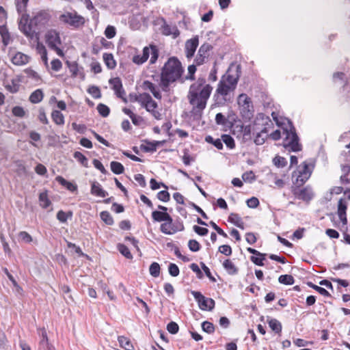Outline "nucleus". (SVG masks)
<instances>
[{
	"label": "nucleus",
	"mask_w": 350,
	"mask_h": 350,
	"mask_svg": "<svg viewBox=\"0 0 350 350\" xmlns=\"http://www.w3.org/2000/svg\"><path fill=\"white\" fill-rule=\"evenodd\" d=\"M212 90V86L206 83L204 78H199L191 85L187 98L189 104L192 106L190 113L194 120L201 119Z\"/></svg>",
	"instance_id": "1"
},
{
	"label": "nucleus",
	"mask_w": 350,
	"mask_h": 350,
	"mask_svg": "<svg viewBox=\"0 0 350 350\" xmlns=\"http://www.w3.org/2000/svg\"><path fill=\"white\" fill-rule=\"evenodd\" d=\"M240 76L241 66L231 64L226 73L221 77L215 93V97L218 103H230L232 100L234 92Z\"/></svg>",
	"instance_id": "2"
},
{
	"label": "nucleus",
	"mask_w": 350,
	"mask_h": 350,
	"mask_svg": "<svg viewBox=\"0 0 350 350\" xmlns=\"http://www.w3.org/2000/svg\"><path fill=\"white\" fill-rule=\"evenodd\" d=\"M183 72V68L180 62L175 57L169 58L161 70L160 85L162 90L167 92L169 85L179 79Z\"/></svg>",
	"instance_id": "3"
},
{
	"label": "nucleus",
	"mask_w": 350,
	"mask_h": 350,
	"mask_svg": "<svg viewBox=\"0 0 350 350\" xmlns=\"http://www.w3.org/2000/svg\"><path fill=\"white\" fill-rule=\"evenodd\" d=\"M287 123L288 125L283 128L284 133L286 135L283 140V146L289 151H299L301 150V146L299 143V137L295 133V129L288 120Z\"/></svg>",
	"instance_id": "4"
},
{
	"label": "nucleus",
	"mask_w": 350,
	"mask_h": 350,
	"mask_svg": "<svg viewBox=\"0 0 350 350\" xmlns=\"http://www.w3.org/2000/svg\"><path fill=\"white\" fill-rule=\"evenodd\" d=\"M237 103L243 119L250 120L253 118L254 113L251 98L246 94H241L237 98Z\"/></svg>",
	"instance_id": "5"
},
{
	"label": "nucleus",
	"mask_w": 350,
	"mask_h": 350,
	"mask_svg": "<svg viewBox=\"0 0 350 350\" xmlns=\"http://www.w3.org/2000/svg\"><path fill=\"white\" fill-rule=\"evenodd\" d=\"M150 55H151L150 63L154 64L159 57L158 50L155 46L151 45L150 47H144L142 54L135 55L132 58V61L137 65H141L147 61Z\"/></svg>",
	"instance_id": "6"
},
{
	"label": "nucleus",
	"mask_w": 350,
	"mask_h": 350,
	"mask_svg": "<svg viewBox=\"0 0 350 350\" xmlns=\"http://www.w3.org/2000/svg\"><path fill=\"white\" fill-rule=\"evenodd\" d=\"M59 21L74 28H79L85 24L83 16L78 14L77 12H65L59 17Z\"/></svg>",
	"instance_id": "7"
},
{
	"label": "nucleus",
	"mask_w": 350,
	"mask_h": 350,
	"mask_svg": "<svg viewBox=\"0 0 350 350\" xmlns=\"http://www.w3.org/2000/svg\"><path fill=\"white\" fill-rule=\"evenodd\" d=\"M311 174L312 170L310 169L308 164L306 161L303 162L293 172V178L295 177L293 183L299 186L303 185L309 179Z\"/></svg>",
	"instance_id": "8"
},
{
	"label": "nucleus",
	"mask_w": 350,
	"mask_h": 350,
	"mask_svg": "<svg viewBox=\"0 0 350 350\" xmlns=\"http://www.w3.org/2000/svg\"><path fill=\"white\" fill-rule=\"evenodd\" d=\"M45 40L50 49L56 51L59 56H64V53L59 48L62 44L60 36L57 31L53 29L49 30L45 34Z\"/></svg>",
	"instance_id": "9"
},
{
	"label": "nucleus",
	"mask_w": 350,
	"mask_h": 350,
	"mask_svg": "<svg viewBox=\"0 0 350 350\" xmlns=\"http://www.w3.org/2000/svg\"><path fill=\"white\" fill-rule=\"evenodd\" d=\"M141 106L144 107L157 120L162 118L161 113L157 109L158 108L157 103L152 98L149 94H145L144 101L142 103Z\"/></svg>",
	"instance_id": "10"
},
{
	"label": "nucleus",
	"mask_w": 350,
	"mask_h": 350,
	"mask_svg": "<svg viewBox=\"0 0 350 350\" xmlns=\"http://www.w3.org/2000/svg\"><path fill=\"white\" fill-rule=\"evenodd\" d=\"M292 192L295 198L304 201H310L314 196L313 191L309 186L300 188V186L297 185L292 187Z\"/></svg>",
	"instance_id": "11"
},
{
	"label": "nucleus",
	"mask_w": 350,
	"mask_h": 350,
	"mask_svg": "<svg viewBox=\"0 0 350 350\" xmlns=\"http://www.w3.org/2000/svg\"><path fill=\"white\" fill-rule=\"evenodd\" d=\"M191 294L198 301L199 307L202 310H211L215 306V301L211 298H206L198 291H191Z\"/></svg>",
	"instance_id": "12"
},
{
	"label": "nucleus",
	"mask_w": 350,
	"mask_h": 350,
	"mask_svg": "<svg viewBox=\"0 0 350 350\" xmlns=\"http://www.w3.org/2000/svg\"><path fill=\"white\" fill-rule=\"evenodd\" d=\"M51 16L46 11L38 12L31 19V23L37 28L40 29L44 27L49 21Z\"/></svg>",
	"instance_id": "13"
},
{
	"label": "nucleus",
	"mask_w": 350,
	"mask_h": 350,
	"mask_svg": "<svg viewBox=\"0 0 350 350\" xmlns=\"http://www.w3.org/2000/svg\"><path fill=\"white\" fill-rule=\"evenodd\" d=\"M211 49L212 46L208 43H204L200 47L198 55L194 59L196 65L200 66L204 62L205 59L208 56V51Z\"/></svg>",
	"instance_id": "14"
},
{
	"label": "nucleus",
	"mask_w": 350,
	"mask_h": 350,
	"mask_svg": "<svg viewBox=\"0 0 350 350\" xmlns=\"http://www.w3.org/2000/svg\"><path fill=\"white\" fill-rule=\"evenodd\" d=\"M173 219L171 217L170 220H166L165 223L161 224L160 226L161 231L165 234H173L177 231H182L184 230V226L180 225V228L175 227L173 225Z\"/></svg>",
	"instance_id": "15"
},
{
	"label": "nucleus",
	"mask_w": 350,
	"mask_h": 350,
	"mask_svg": "<svg viewBox=\"0 0 350 350\" xmlns=\"http://www.w3.org/2000/svg\"><path fill=\"white\" fill-rule=\"evenodd\" d=\"M109 83L112 85L117 96L122 98L124 103H127L128 100L124 97L125 92L122 89L121 80L118 77L113 78L109 80Z\"/></svg>",
	"instance_id": "16"
},
{
	"label": "nucleus",
	"mask_w": 350,
	"mask_h": 350,
	"mask_svg": "<svg viewBox=\"0 0 350 350\" xmlns=\"http://www.w3.org/2000/svg\"><path fill=\"white\" fill-rule=\"evenodd\" d=\"M199 40L198 37L196 36L190 40H188L185 43V53L187 58H191L193 56L195 51L198 46Z\"/></svg>",
	"instance_id": "17"
},
{
	"label": "nucleus",
	"mask_w": 350,
	"mask_h": 350,
	"mask_svg": "<svg viewBox=\"0 0 350 350\" xmlns=\"http://www.w3.org/2000/svg\"><path fill=\"white\" fill-rule=\"evenodd\" d=\"M30 57L21 52L16 53L11 58L12 62L16 66H23L29 62Z\"/></svg>",
	"instance_id": "18"
},
{
	"label": "nucleus",
	"mask_w": 350,
	"mask_h": 350,
	"mask_svg": "<svg viewBox=\"0 0 350 350\" xmlns=\"http://www.w3.org/2000/svg\"><path fill=\"white\" fill-rule=\"evenodd\" d=\"M347 208V206L346 201L344 199L340 198L338 202V211L337 212H338V215L339 219L345 224H346L347 222V216H346Z\"/></svg>",
	"instance_id": "19"
},
{
	"label": "nucleus",
	"mask_w": 350,
	"mask_h": 350,
	"mask_svg": "<svg viewBox=\"0 0 350 350\" xmlns=\"http://www.w3.org/2000/svg\"><path fill=\"white\" fill-rule=\"evenodd\" d=\"M33 24H31V21L29 24H21L20 25V30L22 31L25 36L29 38L33 39L36 37V30L33 29Z\"/></svg>",
	"instance_id": "20"
},
{
	"label": "nucleus",
	"mask_w": 350,
	"mask_h": 350,
	"mask_svg": "<svg viewBox=\"0 0 350 350\" xmlns=\"http://www.w3.org/2000/svg\"><path fill=\"white\" fill-rule=\"evenodd\" d=\"M142 88L144 90H149L153 96L157 99H161L162 96L160 92L156 88L154 84L149 81H145L143 82Z\"/></svg>",
	"instance_id": "21"
},
{
	"label": "nucleus",
	"mask_w": 350,
	"mask_h": 350,
	"mask_svg": "<svg viewBox=\"0 0 350 350\" xmlns=\"http://www.w3.org/2000/svg\"><path fill=\"white\" fill-rule=\"evenodd\" d=\"M162 33L165 36L172 35L174 38H177L180 34L179 30L176 26H171L166 23H164L162 26Z\"/></svg>",
	"instance_id": "22"
},
{
	"label": "nucleus",
	"mask_w": 350,
	"mask_h": 350,
	"mask_svg": "<svg viewBox=\"0 0 350 350\" xmlns=\"http://www.w3.org/2000/svg\"><path fill=\"white\" fill-rule=\"evenodd\" d=\"M91 193L100 198H105L108 195V193L102 188L101 185L95 181L92 183Z\"/></svg>",
	"instance_id": "23"
},
{
	"label": "nucleus",
	"mask_w": 350,
	"mask_h": 350,
	"mask_svg": "<svg viewBox=\"0 0 350 350\" xmlns=\"http://www.w3.org/2000/svg\"><path fill=\"white\" fill-rule=\"evenodd\" d=\"M241 140L243 143L251 142L252 139V127L247 125L241 127Z\"/></svg>",
	"instance_id": "24"
},
{
	"label": "nucleus",
	"mask_w": 350,
	"mask_h": 350,
	"mask_svg": "<svg viewBox=\"0 0 350 350\" xmlns=\"http://www.w3.org/2000/svg\"><path fill=\"white\" fill-rule=\"evenodd\" d=\"M152 217L154 221L159 222L171 219V216L167 213L158 211H153L152 213Z\"/></svg>",
	"instance_id": "25"
},
{
	"label": "nucleus",
	"mask_w": 350,
	"mask_h": 350,
	"mask_svg": "<svg viewBox=\"0 0 350 350\" xmlns=\"http://www.w3.org/2000/svg\"><path fill=\"white\" fill-rule=\"evenodd\" d=\"M223 267L230 275H236L238 273L239 269L230 259L224 260L223 262Z\"/></svg>",
	"instance_id": "26"
},
{
	"label": "nucleus",
	"mask_w": 350,
	"mask_h": 350,
	"mask_svg": "<svg viewBox=\"0 0 350 350\" xmlns=\"http://www.w3.org/2000/svg\"><path fill=\"white\" fill-rule=\"evenodd\" d=\"M267 323L270 328L276 334H280L282 332V324L275 319L267 317Z\"/></svg>",
	"instance_id": "27"
},
{
	"label": "nucleus",
	"mask_w": 350,
	"mask_h": 350,
	"mask_svg": "<svg viewBox=\"0 0 350 350\" xmlns=\"http://www.w3.org/2000/svg\"><path fill=\"white\" fill-rule=\"evenodd\" d=\"M120 347L125 350H134V347L130 340L124 336H119L118 338Z\"/></svg>",
	"instance_id": "28"
},
{
	"label": "nucleus",
	"mask_w": 350,
	"mask_h": 350,
	"mask_svg": "<svg viewBox=\"0 0 350 350\" xmlns=\"http://www.w3.org/2000/svg\"><path fill=\"white\" fill-rule=\"evenodd\" d=\"M44 94L41 90L38 89L33 92L29 96V101L32 103H38L42 101Z\"/></svg>",
	"instance_id": "29"
},
{
	"label": "nucleus",
	"mask_w": 350,
	"mask_h": 350,
	"mask_svg": "<svg viewBox=\"0 0 350 350\" xmlns=\"http://www.w3.org/2000/svg\"><path fill=\"white\" fill-rule=\"evenodd\" d=\"M267 129L265 128L260 133H257V135H256V137H255V138L254 139V142L256 145H262V144H263L265 143V139L267 137Z\"/></svg>",
	"instance_id": "30"
},
{
	"label": "nucleus",
	"mask_w": 350,
	"mask_h": 350,
	"mask_svg": "<svg viewBox=\"0 0 350 350\" xmlns=\"http://www.w3.org/2000/svg\"><path fill=\"white\" fill-rule=\"evenodd\" d=\"M39 202L40 206L42 207L43 208H46L47 207L49 206V205L51 204V201L49 199L47 193L46 191L40 193Z\"/></svg>",
	"instance_id": "31"
},
{
	"label": "nucleus",
	"mask_w": 350,
	"mask_h": 350,
	"mask_svg": "<svg viewBox=\"0 0 350 350\" xmlns=\"http://www.w3.org/2000/svg\"><path fill=\"white\" fill-rule=\"evenodd\" d=\"M103 59L107 65V66L110 68L113 69L116 67V61L113 59V56L111 53H104L103 55Z\"/></svg>",
	"instance_id": "32"
},
{
	"label": "nucleus",
	"mask_w": 350,
	"mask_h": 350,
	"mask_svg": "<svg viewBox=\"0 0 350 350\" xmlns=\"http://www.w3.org/2000/svg\"><path fill=\"white\" fill-rule=\"evenodd\" d=\"M51 116L53 120L55 122V124L58 125H62L64 124V117L59 111H53Z\"/></svg>",
	"instance_id": "33"
},
{
	"label": "nucleus",
	"mask_w": 350,
	"mask_h": 350,
	"mask_svg": "<svg viewBox=\"0 0 350 350\" xmlns=\"http://www.w3.org/2000/svg\"><path fill=\"white\" fill-rule=\"evenodd\" d=\"M111 171L116 174H120L124 172V167L122 163L117 161H111L110 163Z\"/></svg>",
	"instance_id": "34"
},
{
	"label": "nucleus",
	"mask_w": 350,
	"mask_h": 350,
	"mask_svg": "<svg viewBox=\"0 0 350 350\" xmlns=\"http://www.w3.org/2000/svg\"><path fill=\"white\" fill-rule=\"evenodd\" d=\"M221 140L230 149L234 148L235 146L234 139L229 135H222Z\"/></svg>",
	"instance_id": "35"
},
{
	"label": "nucleus",
	"mask_w": 350,
	"mask_h": 350,
	"mask_svg": "<svg viewBox=\"0 0 350 350\" xmlns=\"http://www.w3.org/2000/svg\"><path fill=\"white\" fill-rule=\"evenodd\" d=\"M205 141L207 143L213 144L217 149L221 150L223 144L221 139H214L213 137L208 135L205 137Z\"/></svg>",
	"instance_id": "36"
},
{
	"label": "nucleus",
	"mask_w": 350,
	"mask_h": 350,
	"mask_svg": "<svg viewBox=\"0 0 350 350\" xmlns=\"http://www.w3.org/2000/svg\"><path fill=\"white\" fill-rule=\"evenodd\" d=\"M118 251L122 254L124 257L128 259H132L133 256L130 252L129 248L125 246L124 244L119 243L117 246Z\"/></svg>",
	"instance_id": "37"
},
{
	"label": "nucleus",
	"mask_w": 350,
	"mask_h": 350,
	"mask_svg": "<svg viewBox=\"0 0 350 350\" xmlns=\"http://www.w3.org/2000/svg\"><path fill=\"white\" fill-rule=\"evenodd\" d=\"M72 216V213L69 211L66 213L63 211H59L57 214V219L62 223H65L68 218H71Z\"/></svg>",
	"instance_id": "38"
},
{
	"label": "nucleus",
	"mask_w": 350,
	"mask_h": 350,
	"mask_svg": "<svg viewBox=\"0 0 350 350\" xmlns=\"http://www.w3.org/2000/svg\"><path fill=\"white\" fill-rule=\"evenodd\" d=\"M19 86L18 81L12 79L10 83L5 85V88L11 93H16L18 91Z\"/></svg>",
	"instance_id": "39"
},
{
	"label": "nucleus",
	"mask_w": 350,
	"mask_h": 350,
	"mask_svg": "<svg viewBox=\"0 0 350 350\" xmlns=\"http://www.w3.org/2000/svg\"><path fill=\"white\" fill-rule=\"evenodd\" d=\"M278 281L281 284L291 285L294 283V278L291 275H282L279 277Z\"/></svg>",
	"instance_id": "40"
},
{
	"label": "nucleus",
	"mask_w": 350,
	"mask_h": 350,
	"mask_svg": "<svg viewBox=\"0 0 350 350\" xmlns=\"http://www.w3.org/2000/svg\"><path fill=\"white\" fill-rule=\"evenodd\" d=\"M149 271L152 276L154 278L158 277L160 274V265L159 263L155 262H152L150 266Z\"/></svg>",
	"instance_id": "41"
},
{
	"label": "nucleus",
	"mask_w": 350,
	"mask_h": 350,
	"mask_svg": "<svg viewBox=\"0 0 350 350\" xmlns=\"http://www.w3.org/2000/svg\"><path fill=\"white\" fill-rule=\"evenodd\" d=\"M145 94L146 93H142V94H129V100L131 103L138 102L141 105L142 103H143V101H144V98Z\"/></svg>",
	"instance_id": "42"
},
{
	"label": "nucleus",
	"mask_w": 350,
	"mask_h": 350,
	"mask_svg": "<svg viewBox=\"0 0 350 350\" xmlns=\"http://www.w3.org/2000/svg\"><path fill=\"white\" fill-rule=\"evenodd\" d=\"M74 158L77 159L82 165L88 167V159L80 152H75L74 153Z\"/></svg>",
	"instance_id": "43"
},
{
	"label": "nucleus",
	"mask_w": 350,
	"mask_h": 350,
	"mask_svg": "<svg viewBox=\"0 0 350 350\" xmlns=\"http://www.w3.org/2000/svg\"><path fill=\"white\" fill-rule=\"evenodd\" d=\"M101 219L107 225H112L113 220L111 215L107 211H102L100 214Z\"/></svg>",
	"instance_id": "44"
},
{
	"label": "nucleus",
	"mask_w": 350,
	"mask_h": 350,
	"mask_svg": "<svg viewBox=\"0 0 350 350\" xmlns=\"http://www.w3.org/2000/svg\"><path fill=\"white\" fill-rule=\"evenodd\" d=\"M42 338L40 340V345L42 347V348L45 349H49V345L48 342V337L46 334V332L44 329H42L40 330V333Z\"/></svg>",
	"instance_id": "45"
},
{
	"label": "nucleus",
	"mask_w": 350,
	"mask_h": 350,
	"mask_svg": "<svg viewBox=\"0 0 350 350\" xmlns=\"http://www.w3.org/2000/svg\"><path fill=\"white\" fill-rule=\"evenodd\" d=\"M18 239L20 241L27 243L33 241L31 236L25 231H21L18 233Z\"/></svg>",
	"instance_id": "46"
},
{
	"label": "nucleus",
	"mask_w": 350,
	"mask_h": 350,
	"mask_svg": "<svg viewBox=\"0 0 350 350\" xmlns=\"http://www.w3.org/2000/svg\"><path fill=\"white\" fill-rule=\"evenodd\" d=\"M97 110L103 117L108 116L110 111L109 108L107 105L102 103L98 105Z\"/></svg>",
	"instance_id": "47"
},
{
	"label": "nucleus",
	"mask_w": 350,
	"mask_h": 350,
	"mask_svg": "<svg viewBox=\"0 0 350 350\" xmlns=\"http://www.w3.org/2000/svg\"><path fill=\"white\" fill-rule=\"evenodd\" d=\"M308 285L312 288L313 289L316 290L317 292H319L321 295L325 296V297H329L330 294L328 293L327 290H325L324 288L320 287L317 285L313 284L312 282H308Z\"/></svg>",
	"instance_id": "48"
},
{
	"label": "nucleus",
	"mask_w": 350,
	"mask_h": 350,
	"mask_svg": "<svg viewBox=\"0 0 350 350\" xmlns=\"http://www.w3.org/2000/svg\"><path fill=\"white\" fill-rule=\"evenodd\" d=\"M88 92L95 98H99L101 97L100 89L96 86H90L88 88Z\"/></svg>",
	"instance_id": "49"
},
{
	"label": "nucleus",
	"mask_w": 350,
	"mask_h": 350,
	"mask_svg": "<svg viewBox=\"0 0 350 350\" xmlns=\"http://www.w3.org/2000/svg\"><path fill=\"white\" fill-rule=\"evenodd\" d=\"M202 328L203 331L208 334H211L214 332L215 328L213 323L208 322V321H204L202 323Z\"/></svg>",
	"instance_id": "50"
},
{
	"label": "nucleus",
	"mask_w": 350,
	"mask_h": 350,
	"mask_svg": "<svg viewBox=\"0 0 350 350\" xmlns=\"http://www.w3.org/2000/svg\"><path fill=\"white\" fill-rule=\"evenodd\" d=\"M28 1L29 0H16V9L18 13L25 12Z\"/></svg>",
	"instance_id": "51"
},
{
	"label": "nucleus",
	"mask_w": 350,
	"mask_h": 350,
	"mask_svg": "<svg viewBox=\"0 0 350 350\" xmlns=\"http://www.w3.org/2000/svg\"><path fill=\"white\" fill-rule=\"evenodd\" d=\"M188 247L192 252H198L200 249V243L194 239H191L189 241Z\"/></svg>",
	"instance_id": "52"
},
{
	"label": "nucleus",
	"mask_w": 350,
	"mask_h": 350,
	"mask_svg": "<svg viewBox=\"0 0 350 350\" xmlns=\"http://www.w3.org/2000/svg\"><path fill=\"white\" fill-rule=\"evenodd\" d=\"M105 36L109 38H113L116 36V29L114 27L109 25L105 30Z\"/></svg>",
	"instance_id": "53"
},
{
	"label": "nucleus",
	"mask_w": 350,
	"mask_h": 350,
	"mask_svg": "<svg viewBox=\"0 0 350 350\" xmlns=\"http://www.w3.org/2000/svg\"><path fill=\"white\" fill-rule=\"evenodd\" d=\"M167 329L170 334H175L178 332L179 327L176 323L172 321L167 324Z\"/></svg>",
	"instance_id": "54"
},
{
	"label": "nucleus",
	"mask_w": 350,
	"mask_h": 350,
	"mask_svg": "<svg viewBox=\"0 0 350 350\" xmlns=\"http://www.w3.org/2000/svg\"><path fill=\"white\" fill-rule=\"evenodd\" d=\"M168 271L169 273L173 277H176L179 274V269L178 266L174 263L170 264Z\"/></svg>",
	"instance_id": "55"
},
{
	"label": "nucleus",
	"mask_w": 350,
	"mask_h": 350,
	"mask_svg": "<svg viewBox=\"0 0 350 350\" xmlns=\"http://www.w3.org/2000/svg\"><path fill=\"white\" fill-rule=\"evenodd\" d=\"M219 252L226 256H230L232 254L231 247L228 245H222L219 246Z\"/></svg>",
	"instance_id": "56"
},
{
	"label": "nucleus",
	"mask_w": 350,
	"mask_h": 350,
	"mask_svg": "<svg viewBox=\"0 0 350 350\" xmlns=\"http://www.w3.org/2000/svg\"><path fill=\"white\" fill-rule=\"evenodd\" d=\"M12 113L15 116L22 118L25 116V112L23 107L16 106L12 109Z\"/></svg>",
	"instance_id": "57"
},
{
	"label": "nucleus",
	"mask_w": 350,
	"mask_h": 350,
	"mask_svg": "<svg viewBox=\"0 0 350 350\" xmlns=\"http://www.w3.org/2000/svg\"><path fill=\"white\" fill-rule=\"evenodd\" d=\"M159 200L163 202H167L170 200V193L167 191H161L157 193Z\"/></svg>",
	"instance_id": "58"
},
{
	"label": "nucleus",
	"mask_w": 350,
	"mask_h": 350,
	"mask_svg": "<svg viewBox=\"0 0 350 350\" xmlns=\"http://www.w3.org/2000/svg\"><path fill=\"white\" fill-rule=\"evenodd\" d=\"M193 229L195 232L200 236H205L208 234V230L206 228L200 227L198 226H193Z\"/></svg>",
	"instance_id": "59"
},
{
	"label": "nucleus",
	"mask_w": 350,
	"mask_h": 350,
	"mask_svg": "<svg viewBox=\"0 0 350 350\" xmlns=\"http://www.w3.org/2000/svg\"><path fill=\"white\" fill-rule=\"evenodd\" d=\"M247 205L250 208H256L259 205V200L256 197H252L247 200Z\"/></svg>",
	"instance_id": "60"
},
{
	"label": "nucleus",
	"mask_w": 350,
	"mask_h": 350,
	"mask_svg": "<svg viewBox=\"0 0 350 350\" xmlns=\"http://www.w3.org/2000/svg\"><path fill=\"white\" fill-rule=\"evenodd\" d=\"M273 163L278 167H284L286 164V161L284 157H275L273 159Z\"/></svg>",
	"instance_id": "61"
},
{
	"label": "nucleus",
	"mask_w": 350,
	"mask_h": 350,
	"mask_svg": "<svg viewBox=\"0 0 350 350\" xmlns=\"http://www.w3.org/2000/svg\"><path fill=\"white\" fill-rule=\"evenodd\" d=\"M38 120L44 124H47L49 123L45 111L42 108L39 109Z\"/></svg>",
	"instance_id": "62"
},
{
	"label": "nucleus",
	"mask_w": 350,
	"mask_h": 350,
	"mask_svg": "<svg viewBox=\"0 0 350 350\" xmlns=\"http://www.w3.org/2000/svg\"><path fill=\"white\" fill-rule=\"evenodd\" d=\"M93 165L94 166L98 169V170L100 171L101 173L105 174H107V170H105V168L104 167L103 165L102 164V163L98 161V159H94L93 160Z\"/></svg>",
	"instance_id": "63"
},
{
	"label": "nucleus",
	"mask_w": 350,
	"mask_h": 350,
	"mask_svg": "<svg viewBox=\"0 0 350 350\" xmlns=\"http://www.w3.org/2000/svg\"><path fill=\"white\" fill-rule=\"evenodd\" d=\"M215 122L217 124L224 125L226 123V118L221 113H218L215 116Z\"/></svg>",
	"instance_id": "64"
}]
</instances>
